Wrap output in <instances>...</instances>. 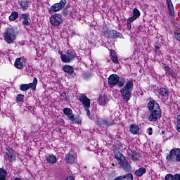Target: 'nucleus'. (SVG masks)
<instances>
[{
	"mask_svg": "<svg viewBox=\"0 0 180 180\" xmlns=\"http://www.w3.org/2000/svg\"><path fill=\"white\" fill-rule=\"evenodd\" d=\"M6 157L8 158L10 162H12L16 160V156H15V153H13V150H9L6 153Z\"/></svg>",
	"mask_w": 180,
	"mask_h": 180,
	"instance_id": "24",
	"label": "nucleus"
},
{
	"mask_svg": "<svg viewBox=\"0 0 180 180\" xmlns=\"http://www.w3.org/2000/svg\"><path fill=\"white\" fill-rule=\"evenodd\" d=\"M13 180H22V179L17 177V178L14 179Z\"/></svg>",
	"mask_w": 180,
	"mask_h": 180,
	"instance_id": "50",
	"label": "nucleus"
},
{
	"mask_svg": "<svg viewBox=\"0 0 180 180\" xmlns=\"http://www.w3.org/2000/svg\"><path fill=\"white\" fill-rule=\"evenodd\" d=\"M19 6L22 11H27L30 6V2L28 0H21L19 1Z\"/></svg>",
	"mask_w": 180,
	"mask_h": 180,
	"instance_id": "20",
	"label": "nucleus"
},
{
	"mask_svg": "<svg viewBox=\"0 0 180 180\" xmlns=\"http://www.w3.org/2000/svg\"><path fill=\"white\" fill-rule=\"evenodd\" d=\"M158 93L161 96H169V91L166 88H160L158 89Z\"/></svg>",
	"mask_w": 180,
	"mask_h": 180,
	"instance_id": "25",
	"label": "nucleus"
},
{
	"mask_svg": "<svg viewBox=\"0 0 180 180\" xmlns=\"http://www.w3.org/2000/svg\"><path fill=\"white\" fill-rule=\"evenodd\" d=\"M18 102H25V95L22 94H18L16 97Z\"/></svg>",
	"mask_w": 180,
	"mask_h": 180,
	"instance_id": "35",
	"label": "nucleus"
},
{
	"mask_svg": "<svg viewBox=\"0 0 180 180\" xmlns=\"http://www.w3.org/2000/svg\"><path fill=\"white\" fill-rule=\"evenodd\" d=\"M174 180H180V174H176L173 175Z\"/></svg>",
	"mask_w": 180,
	"mask_h": 180,
	"instance_id": "42",
	"label": "nucleus"
},
{
	"mask_svg": "<svg viewBox=\"0 0 180 180\" xmlns=\"http://www.w3.org/2000/svg\"><path fill=\"white\" fill-rule=\"evenodd\" d=\"M26 63V59L25 58H18L14 63V67L18 68L19 70H22L25 68V63Z\"/></svg>",
	"mask_w": 180,
	"mask_h": 180,
	"instance_id": "13",
	"label": "nucleus"
},
{
	"mask_svg": "<svg viewBox=\"0 0 180 180\" xmlns=\"http://www.w3.org/2000/svg\"><path fill=\"white\" fill-rule=\"evenodd\" d=\"M136 19H137L136 17H134V15L129 17L127 20V23H131V22H134V20H136Z\"/></svg>",
	"mask_w": 180,
	"mask_h": 180,
	"instance_id": "38",
	"label": "nucleus"
},
{
	"mask_svg": "<svg viewBox=\"0 0 180 180\" xmlns=\"http://www.w3.org/2000/svg\"><path fill=\"white\" fill-rule=\"evenodd\" d=\"M20 19L22 21V25L30 26V15L29 13L21 14Z\"/></svg>",
	"mask_w": 180,
	"mask_h": 180,
	"instance_id": "18",
	"label": "nucleus"
},
{
	"mask_svg": "<svg viewBox=\"0 0 180 180\" xmlns=\"http://www.w3.org/2000/svg\"><path fill=\"white\" fill-rule=\"evenodd\" d=\"M146 172H147V169H146V167H140L135 171V174L136 175V176L140 177L143 176V175H144Z\"/></svg>",
	"mask_w": 180,
	"mask_h": 180,
	"instance_id": "26",
	"label": "nucleus"
},
{
	"mask_svg": "<svg viewBox=\"0 0 180 180\" xmlns=\"http://www.w3.org/2000/svg\"><path fill=\"white\" fill-rule=\"evenodd\" d=\"M19 17V13L16 11H13L10 16L8 17L9 20L13 22V20H16L17 18Z\"/></svg>",
	"mask_w": 180,
	"mask_h": 180,
	"instance_id": "30",
	"label": "nucleus"
},
{
	"mask_svg": "<svg viewBox=\"0 0 180 180\" xmlns=\"http://www.w3.org/2000/svg\"><path fill=\"white\" fill-rule=\"evenodd\" d=\"M176 40L180 41V33H176Z\"/></svg>",
	"mask_w": 180,
	"mask_h": 180,
	"instance_id": "46",
	"label": "nucleus"
},
{
	"mask_svg": "<svg viewBox=\"0 0 180 180\" xmlns=\"http://www.w3.org/2000/svg\"><path fill=\"white\" fill-rule=\"evenodd\" d=\"M127 155L129 160H132V161L137 162L140 160V154L137 153L136 152H133L131 150H127Z\"/></svg>",
	"mask_w": 180,
	"mask_h": 180,
	"instance_id": "14",
	"label": "nucleus"
},
{
	"mask_svg": "<svg viewBox=\"0 0 180 180\" xmlns=\"http://www.w3.org/2000/svg\"><path fill=\"white\" fill-rule=\"evenodd\" d=\"M65 5H67V0H60L59 3L54 4L49 8V13H54V12H60Z\"/></svg>",
	"mask_w": 180,
	"mask_h": 180,
	"instance_id": "5",
	"label": "nucleus"
},
{
	"mask_svg": "<svg viewBox=\"0 0 180 180\" xmlns=\"http://www.w3.org/2000/svg\"><path fill=\"white\" fill-rule=\"evenodd\" d=\"M108 82L109 84L110 88H115L119 82V75L116 74H112L108 78Z\"/></svg>",
	"mask_w": 180,
	"mask_h": 180,
	"instance_id": "11",
	"label": "nucleus"
},
{
	"mask_svg": "<svg viewBox=\"0 0 180 180\" xmlns=\"http://www.w3.org/2000/svg\"><path fill=\"white\" fill-rule=\"evenodd\" d=\"M110 57L112 61H113L115 64H119V58H117V56H116V51H115V50L110 51Z\"/></svg>",
	"mask_w": 180,
	"mask_h": 180,
	"instance_id": "27",
	"label": "nucleus"
},
{
	"mask_svg": "<svg viewBox=\"0 0 180 180\" xmlns=\"http://www.w3.org/2000/svg\"><path fill=\"white\" fill-rule=\"evenodd\" d=\"M150 115L148 117L149 122H157L161 119L162 112L161 109L155 110L153 111H150Z\"/></svg>",
	"mask_w": 180,
	"mask_h": 180,
	"instance_id": "10",
	"label": "nucleus"
},
{
	"mask_svg": "<svg viewBox=\"0 0 180 180\" xmlns=\"http://www.w3.org/2000/svg\"><path fill=\"white\" fill-rule=\"evenodd\" d=\"M63 71L64 72H66L67 74H69L70 77H75L77 75V73L74 72V68L71 65H65L62 67Z\"/></svg>",
	"mask_w": 180,
	"mask_h": 180,
	"instance_id": "16",
	"label": "nucleus"
},
{
	"mask_svg": "<svg viewBox=\"0 0 180 180\" xmlns=\"http://www.w3.org/2000/svg\"><path fill=\"white\" fill-rule=\"evenodd\" d=\"M148 109L150 112H153V110H158L161 109V108L160 107V104H158L155 100H153L148 103Z\"/></svg>",
	"mask_w": 180,
	"mask_h": 180,
	"instance_id": "15",
	"label": "nucleus"
},
{
	"mask_svg": "<svg viewBox=\"0 0 180 180\" xmlns=\"http://www.w3.org/2000/svg\"><path fill=\"white\" fill-rule=\"evenodd\" d=\"M84 79H90L92 78V73L91 72H86L83 75Z\"/></svg>",
	"mask_w": 180,
	"mask_h": 180,
	"instance_id": "36",
	"label": "nucleus"
},
{
	"mask_svg": "<svg viewBox=\"0 0 180 180\" xmlns=\"http://www.w3.org/2000/svg\"><path fill=\"white\" fill-rule=\"evenodd\" d=\"M0 180H6V170L0 168Z\"/></svg>",
	"mask_w": 180,
	"mask_h": 180,
	"instance_id": "31",
	"label": "nucleus"
},
{
	"mask_svg": "<svg viewBox=\"0 0 180 180\" xmlns=\"http://www.w3.org/2000/svg\"><path fill=\"white\" fill-rule=\"evenodd\" d=\"M49 20L52 26H60L63 23V16L60 14L55 13L50 17Z\"/></svg>",
	"mask_w": 180,
	"mask_h": 180,
	"instance_id": "9",
	"label": "nucleus"
},
{
	"mask_svg": "<svg viewBox=\"0 0 180 180\" xmlns=\"http://www.w3.org/2000/svg\"><path fill=\"white\" fill-rule=\"evenodd\" d=\"M60 56H61V60H62L63 63H70L75 58V53H74L71 50H68L66 52V55L63 54V53H61Z\"/></svg>",
	"mask_w": 180,
	"mask_h": 180,
	"instance_id": "7",
	"label": "nucleus"
},
{
	"mask_svg": "<svg viewBox=\"0 0 180 180\" xmlns=\"http://www.w3.org/2000/svg\"><path fill=\"white\" fill-rule=\"evenodd\" d=\"M46 161L47 162H49V164H56L57 158L54 155H50L46 157Z\"/></svg>",
	"mask_w": 180,
	"mask_h": 180,
	"instance_id": "28",
	"label": "nucleus"
},
{
	"mask_svg": "<svg viewBox=\"0 0 180 180\" xmlns=\"http://www.w3.org/2000/svg\"><path fill=\"white\" fill-rule=\"evenodd\" d=\"M89 108L91 107H84V110H86V115L88 116V117H90L91 116V112L89 111Z\"/></svg>",
	"mask_w": 180,
	"mask_h": 180,
	"instance_id": "40",
	"label": "nucleus"
},
{
	"mask_svg": "<svg viewBox=\"0 0 180 180\" xmlns=\"http://www.w3.org/2000/svg\"><path fill=\"white\" fill-rule=\"evenodd\" d=\"M127 29L131 30V23H127Z\"/></svg>",
	"mask_w": 180,
	"mask_h": 180,
	"instance_id": "47",
	"label": "nucleus"
},
{
	"mask_svg": "<svg viewBox=\"0 0 180 180\" xmlns=\"http://www.w3.org/2000/svg\"><path fill=\"white\" fill-rule=\"evenodd\" d=\"M148 134H149V136L153 135V128H151V127L148 128Z\"/></svg>",
	"mask_w": 180,
	"mask_h": 180,
	"instance_id": "45",
	"label": "nucleus"
},
{
	"mask_svg": "<svg viewBox=\"0 0 180 180\" xmlns=\"http://www.w3.org/2000/svg\"><path fill=\"white\" fill-rule=\"evenodd\" d=\"M176 129L179 133H180V115H177L176 117Z\"/></svg>",
	"mask_w": 180,
	"mask_h": 180,
	"instance_id": "34",
	"label": "nucleus"
},
{
	"mask_svg": "<svg viewBox=\"0 0 180 180\" xmlns=\"http://www.w3.org/2000/svg\"><path fill=\"white\" fill-rule=\"evenodd\" d=\"M114 154L115 158L117 160L120 167H121V168H122V169H124V171L126 172H130V171H131V166L130 165V163H129V162L126 160L124 155H123V154L117 150H115Z\"/></svg>",
	"mask_w": 180,
	"mask_h": 180,
	"instance_id": "2",
	"label": "nucleus"
},
{
	"mask_svg": "<svg viewBox=\"0 0 180 180\" xmlns=\"http://www.w3.org/2000/svg\"><path fill=\"white\" fill-rule=\"evenodd\" d=\"M68 117L69 119V120H70L71 122H75V117H74V115L71 114L68 115Z\"/></svg>",
	"mask_w": 180,
	"mask_h": 180,
	"instance_id": "41",
	"label": "nucleus"
},
{
	"mask_svg": "<svg viewBox=\"0 0 180 180\" xmlns=\"http://www.w3.org/2000/svg\"><path fill=\"white\" fill-rule=\"evenodd\" d=\"M165 180H174V175L168 174L165 176Z\"/></svg>",
	"mask_w": 180,
	"mask_h": 180,
	"instance_id": "37",
	"label": "nucleus"
},
{
	"mask_svg": "<svg viewBox=\"0 0 180 180\" xmlns=\"http://www.w3.org/2000/svg\"><path fill=\"white\" fill-rule=\"evenodd\" d=\"M133 16L137 19V18H140V11L137 9V8H134L133 10Z\"/></svg>",
	"mask_w": 180,
	"mask_h": 180,
	"instance_id": "33",
	"label": "nucleus"
},
{
	"mask_svg": "<svg viewBox=\"0 0 180 180\" xmlns=\"http://www.w3.org/2000/svg\"><path fill=\"white\" fill-rule=\"evenodd\" d=\"M60 96H61V98H63V101H65V102L68 101V97L67 93H62Z\"/></svg>",
	"mask_w": 180,
	"mask_h": 180,
	"instance_id": "39",
	"label": "nucleus"
},
{
	"mask_svg": "<svg viewBox=\"0 0 180 180\" xmlns=\"http://www.w3.org/2000/svg\"><path fill=\"white\" fill-rule=\"evenodd\" d=\"M163 69L165 70V71H169V70H171V68H169L168 65H165V66L163 67Z\"/></svg>",
	"mask_w": 180,
	"mask_h": 180,
	"instance_id": "44",
	"label": "nucleus"
},
{
	"mask_svg": "<svg viewBox=\"0 0 180 180\" xmlns=\"http://www.w3.org/2000/svg\"><path fill=\"white\" fill-rule=\"evenodd\" d=\"M127 82H126V79L118 77V82L117 83V86L119 88H123Z\"/></svg>",
	"mask_w": 180,
	"mask_h": 180,
	"instance_id": "29",
	"label": "nucleus"
},
{
	"mask_svg": "<svg viewBox=\"0 0 180 180\" xmlns=\"http://www.w3.org/2000/svg\"><path fill=\"white\" fill-rule=\"evenodd\" d=\"M166 160L167 162H180V148L172 149Z\"/></svg>",
	"mask_w": 180,
	"mask_h": 180,
	"instance_id": "4",
	"label": "nucleus"
},
{
	"mask_svg": "<svg viewBox=\"0 0 180 180\" xmlns=\"http://www.w3.org/2000/svg\"><path fill=\"white\" fill-rule=\"evenodd\" d=\"M168 11L169 12L170 16H175V13L174 12V6L172 5V1L171 0H166Z\"/></svg>",
	"mask_w": 180,
	"mask_h": 180,
	"instance_id": "23",
	"label": "nucleus"
},
{
	"mask_svg": "<svg viewBox=\"0 0 180 180\" xmlns=\"http://www.w3.org/2000/svg\"><path fill=\"white\" fill-rule=\"evenodd\" d=\"M109 103V98L108 96L101 95L98 98V105L101 106H106V104Z\"/></svg>",
	"mask_w": 180,
	"mask_h": 180,
	"instance_id": "21",
	"label": "nucleus"
},
{
	"mask_svg": "<svg viewBox=\"0 0 180 180\" xmlns=\"http://www.w3.org/2000/svg\"><path fill=\"white\" fill-rule=\"evenodd\" d=\"M104 36L105 37H108V39H112V40H115V39H122L123 34L122 33L118 32L117 31L115 30H107L104 32Z\"/></svg>",
	"mask_w": 180,
	"mask_h": 180,
	"instance_id": "6",
	"label": "nucleus"
},
{
	"mask_svg": "<svg viewBox=\"0 0 180 180\" xmlns=\"http://www.w3.org/2000/svg\"><path fill=\"white\" fill-rule=\"evenodd\" d=\"M97 124L101 127H103L105 126H113L115 122L113 121H108L106 120L98 119Z\"/></svg>",
	"mask_w": 180,
	"mask_h": 180,
	"instance_id": "19",
	"label": "nucleus"
},
{
	"mask_svg": "<svg viewBox=\"0 0 180 180\" xmlns=\"http://www.w3.org/2000/svg\"><path fill=\"white\" fill-rule=\"evenodd\" d=\"M161 47V45H160V44H156L155 45V51H158V50H160Z\"/></svg>",
	"mask_w": 180,
	"mask_h": 180,
	"instance_id": "43",
	"label": "nucleus"
},
{
	"mask_svg": "<svg viewBox=\"0 0 180 180\" xmlns=\"http://www.w3.org/2000/svg\"><path fill=\"white\" fill-rule=\"evenodd\" d=\"M65 161L66 164H75L77 162V157L72 153H68L65 156Z\"/></svg>",
	"mask_w": 180,
	"mask_h": 180,
	"instance_id": "17",
	"label": "nucleus"
},
{
	"mask_svg": "<svg viewBox=\"0 0 180 180\" xmlns=\"http://www.w3.org/2000/svg\"><path fill=\"white\" fill-rule=\"evenodd\" d=\"M26 72H27V74H32V70H30V69H27Z\"/></svg>",
	"mask_w": 180,
	"mask_h": 180,
	"instance_id": "49",
	"label": "nucleus"
},
{
	"mask_svg": "<svg viewBox=\"0 0 180 180\" xmlns=\"http://www.w3.org/2000/svg\"><path fill=\"white\" fill-rule=\"evenodd\" d=\"M63 113L66 116H70V115H72V110H71V108H64Z\"/></svg>",
	"mask_w": 180,
	"mask_h": 180,
	"instance_id": "32",
	"label": "nucleus"
},
{
	"mask_svg": "<svg viewBox=\"0 0 180 180\" xmlns=\"http://www.w3.org/2000/svg\"><path fill=\"white\" fill-rule=\"evenodd\" d=\"M129 131H130V133H131V134H139V133L140 131V127H139L135 124H131L129 126Z\"/></svg>",
	"mask_w": 180,
	"mask_h": 180,
	"instance_id": "22",
	"label": "nucleus"
},
{
	"mask_svg": "<svg viewBox=\"0 0 180 180\" xmlns=\"http://www.w3.org/2000/svg\"><path fill=\"white\" fill-rule=\"evenodd\" d=\"M37 86V78L34 77L33 82L30 84H22L20 86V91L23 92L26 91H29V89H32L33 91H36V86Z\"/></svg>",
	"mask_w": 180,
	"mask_h": 180,
	"instance_id": "8",
	"label": "nucleus"
},
{
	"mask_svg": "<svg viewBox=\"0 0 180 180\" xmlns=\"http://www.w3.org/2000/svg\"><path fill=\"white\" fill-rule=\"evenodd\" d=\"M18 33L15 30L14 27H8L4 33V40L8 44H13L16 40Z\"/></svg>",
	"mask_w": 180,
	"mask_h": 180,
	"instance_id": "3",
	"label": "nucleus"
},
{
	"mask_svg": "<svg viewBox=\"0 0 180 180\" xmlns=\"http://www.w3.org/2000/svg\"><path fill=\"white\" fill-rule=\"evenodd\" d=\"M80 103L84 108H91V100L85 94H82L79 96Z\"/></svg>",
	"mask_w": 180,
	"mask_h": 180,
	"instance_id": "12",
	"label": "nucleus"
},
{
	"mask_svg": "<svg viewBox=\"0 0 180 180\" xmlns=\"http://www.w3.org/2000/svg\"><path fill=\"white\" fill-rule=\"evenodd\" d=\"M133 86H134V83H133V79L127 80L126 84L120 89V92L121 94L122 99L125 102H129L131 98V92H133Z\"/></svg>",
	"mask_w": 180,
	"mask_h": 180,
	"instance_id": "1",
	"label": "nucleus"
},
{
	"mask_svg": "<svg viewBox=\"0 0 180 180\" xmlns=\"http://www.w3.org/2000/svg\"><path fill=\"white\" fill-rule=\"evenodd\" d=\"M65 180H75L72 176H68Z\"/></svg>",
	"mask_w": 180,
	"mask_h": 180,
	"instance_id": "48",
	"label": "nucleus"
}]
</instances>
